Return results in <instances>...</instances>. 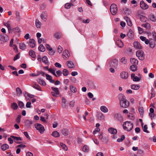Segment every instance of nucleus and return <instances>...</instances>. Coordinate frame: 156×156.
Listing matches in <instances>:
<instances>
[{
  "label": "nucleus",
  "mask_w": 156,
  "mask_h": 156,
  "mask_svg": "<svg viewBox=\"0 0 156 156\" xmlns=\"http://www.w3.org/2000/svg\"><path fill=\"white\" fill-rule=\"evenodd\" d=\"M42 61L43 62H44L45 64L48 63V59L46 56H44L42 58Z\"/></svg>",
  "instance_id": "50"
},
{
  "label": "nucleus",
  "mask_w": 156,
  "mask_h": 156,
  "mask_svg": "<svg viewBox=\"0 0 156 156\" xmlns=\"http://www.w3.org/2000/svg\"><path fill=\"white\" fill-rule=\"evenodd\" d=\"M16 91L17 93V95H18V96H19L22 93V91L20 89L19 87H17L16 89Z\"/></svg>",
  "instance_id": "38"
},
{
  "label": "nucleus",
  "mask_w": 156,
  "mask_h": 156,
  "mask_svg": "<svg viewBox=\"0 0 156 156\" xmlns=\"http://www.w3.org/2000/svg\"><path fill=\"white\" fill-rule=\"evenodd\" d=\"M118 98L120 102L122 101H123L125 99V97L124 95L122 94H119L118 96Z\"/></svg>",
  "instance_id": "21"
},
{
  "label": "nucleus",
  "mask_w": 156,
  "mask_h": 156,
  "mask_svg": "<svg viewBox=\"0 0 156 156\" xmlns=\"http://www.w3.org/2000/svg\"><path fill=\"white\" fill-rule=\"evenodd\" d=\"M9 148V146L7 144H4L1 146V149L3 151H5L8 149Z\"/></svg>",
  "instance_id": "18"
},
{
  "label": "nucleus",
  "mask_w": 156,
  "mask_h": 156,
  "mask_svg": "<svg viewBox=\"0 0 156 156\" xmlns=\"http://www.w3.org/2000/svg\"><path fill=\"white\" fill-rule=\"evenodd\" d=\"M46 48L48 50L51 51L52 50V48L50 47V45L48 44H46Z\"/></svg>",
  "instance_id": "61"
},
{
  "label": "nucleus",
  "mask_w": 156,
  "mask_h": 156,
  "mask_svg": "<svg viewBox=\"0 0 156 156\" xmlns=\"http://www.w3.org/2000/svg\"><path fill=\"white\" fill-rule=\"evenodd\" d=\"M97 117L98 119L102 120L104 119V116L102 113H99L97 115Z\"/></svg>",
  "instance_id": "40"
},
{
  "label": "nucleus",
  "mask_w": 156,
  "mask_h": 156,
  "mask_svg": "<svg viewBox=\"0 0 156 156\" xmlns=\"http://www.w3.org/2000/svg\"><path fill=\"white\" fill-rule=\"evenodd\" d=\"M18 105L20 108H22L24 106V104L21 101H19Z\"/></svg>",
  "instance_id": "59"
},
{
  "label": "nucleus",
  "mask_w": 156,
  "mask_h": 156,
  "mask_svg": "<svg viewBox=\"0 0 156 156\" xmlns=\"http://www.w3.org/2000/svg\"><path fill=\"white\" fill-rule=\"evenodd\" d=\"M56 69L54 68H50L48 69V71L52 73L54 76H57L55 73Z\"/></svg>",
  "instance_id": "24"
},
{
  "label": "nucleus",
  "mask_w": 156,
  "mask_h": 156,
  "mask_svg": "<svg viewBox=\"0 0 156 156\" xmlns=\"http://www.w3.org/2000/svg\"><path fill=\"white\" fill-rule=\"evenodd\" d=\"M128 73L127 72L122 71L120 73V77L122 79H126L128 78Z\"/></svg>",
  "instance_id": "8"
},
{
  "label": "nucleus",
  "mask_w": 156,
  "mask_h": 156,
  "mask_svg": "<svg viewBox=\"0 0 156 156\" xmlns=\"http://www.w3.org/2000/svg\"><path fill=\"white\" fill-rule=\"evenodd\" d=\"M4 25L8 28L9 31V32L11 29L10 26V22L9 21H8L6 23H4Z\"/></svg>",
  "instance_id": "30"
},
{
  "label": "nucleus",
  "mask_w": 156,
  "mask_h": 156,
  "mask_svg": "<svg viewBox=\"0 0 156 156\" xmlns=\"http://www.w3.org/2000/svg\"><path fill=\"white\" fill-rule=\"evenodd\" d=\"M27 126H30L33 124V121L32 120H28L25 122Z\"/></svg>",
  "instance_id": "44"
},
{
  "label": "nucleus",
  "mask_w": 156,
  "mask_h": 156,
  "mask_svg": "<svg viewBox=\"0 0 156 156\" xmlns=\"http://www.w3.org/2000/svg\"><path fill=\"white\" fill-rule=\"evenodd\" d=\"M127 36L130 38H132L133 36V31L131 29L129 30V31L127 33Z\"/></svg>",
  "instance_id": "22"
},
{
  "label": "nucleus",
  "mask_w": 156,
  "mask_h": 156,
  "mask_svg": "<svg viewBox=\"0 0 156 156\" xmlns=\"http://www.w3.org/2000/svg\"><path fill=\"white\" fill-rule=\"evenodd\" d=\"M35 127L41 133H43L45 130L44 126L41 124L36 123L35 124Z\"/></svg>",
  "instance_id": "4"
},
{
  "label": "nucleus",
  "mask_w": 156,
  "mask_h": 156,
  "mask_svg": "<svg viewBox=\"0 0 156 156\" xmlns=\"http://www.w3.org/2000/svg\"><path fill=\"white\" fill-rule=\"evenodd\" d=\"M109 64L110 67L116 68L119 64V62L116 59H112L110 61Z\"/></svg>",
  "instance_id": "3"
},
{
  "label": "nucleus",
  "mask_w": 156,
  "mask_h": 156,
  "mask_svg": "<svg viewBox=\"0 0 156 156\" xmlns=\"http://www.w3.org/2000/svg\"><path fill=\"white\" fill-rule=\"evenodd\" d=\"M62 106L63 108L66 107V100L64 98H62Z\"/></svg>",
  "instance_id": "26"
},
{
  "label": "nucleus",
  "mask_w": 156,
  "mask_h": 156,
  "mask_svg": "<svg viewBox=\"0 0 156 156\" xmlns=\"http://www.w3.org/2000/svg\"><path fill=\"white\" fill-rule=\"evenodd\" d=\"M29 46L32 48L35 46V41L34 39H31L29 40Z\"/></svg>",
  "instance_id": "12"
},
{
  "label": "nucleus",
  "mask_w": 156,
  "mask_h": 156,
  "mask_svg": "<svg viewBox=\"0 0 156 156\" xmlns=\"http://www.w3.org/2000/svg\"><path fill=\"white\" fill-rule=\"evenodd\" d=\"M150 19L153 22L156 21V17L155 16L152 15L150 16Z\"/></svg>",
  "instance_id": "47"
},
{
  "label": "nucleus",
  "mask_w": 156,
  "mask_h": 156,
  "mask_svg": "<svg viewBox=\"0 0 156 156\" xmlns=\"http://www.w3.org/2000/svg\"><path fill=\"white\" fill-rule=\"evenodd\" d=\"M130 61L132 65H134V66H137L138 64V60L135 58H130Z\"/></svg>",
  "instance_id": "16"
},
{
  "label": "nucleus",
  "mask_w": 156,
  "mask_h": 156,
  "mask_svg": "<svg viewBox=\"0 0 156 156\" xmlns=\"http://www.w3.org/2000/svg\"><path fill=\"white\" fill-rule=\"evenodd\" d=\"M70 90L71 92L74 93H75L76 92L77 89L76 88L73 86V85H70Z\"/></svg>",
  "instance_id": "31"
},
{
  "label": "nucleus",
  "mask_w": 156,
  "mask_h": 156,
  "mask_svg": "<svg viewBox=\"0 0 156 156\" xmlns=\"http://www.w3.org/2000/svg\"><path fill=\"white\" fill-rule=\"evenodd\" d=\"M31 103L30 102H28L26 105V107L27 108H30L31 107Z\"/></svg>",
  "instance_id": "62"
},
{
  "label": "nucleus",
  "mask_w": 156,
  "mask_h": 156,
  "mask_svg": "<svg viewBox=\"0 0 156 156\" xmlns=\"http://www.w3.org/2000/svg\"><path fill=\"white\" fill-rule=\"evenodd\" d=\"M11 137L14 140L15 142L18 144L21 143L20 141L22 140L21 138L20 137H18L13 136H11Z\"/></svg>",
  "instance_id": "10"
},
{
  "label": "nucleus",
  "mask_w": 156,
  "mask_h": 156,
  "mask_svg": "<svg viewBox=\"0 0 156 156\" xmlns=\"http://www.w3.org/2000/svg\"><path fill=\"white\" fill-rule=\"evenodd\" d=\"M38 49L39 51L41 52H44L45 51L44 46L42 44H41L38 47Z\"/></svg>",
  "instance_id": "34"
},
{
  "label": "nucleus",
  "mask_w": 156,
  "mask_h": 156,
  "mask_svg": "<svg viewBox=\"0 0 156 156\" xmlns=\"http://www.w3.org/2000/svg\"><path fill=\"white\" fill-rule=\"evenodd\" d=\"M60 145L63 150L66 151L67 150L68 148L66 145L62 143H60Z\"/></svg>",
  "instance_id": "46"
},
{
  "label": "nucleus",
  "mask_w": 156,
  "mask_h": 156,
  "mask_svg": "<svg viewBox=\"0 0 156 156\" xmlns=\"http://www.w3.org/2000/svg\"><path fill=\"white\" fill-rule=\"evenodd\" d=\"M9 40L8 37L5 34L0 35V44H3Z\"/></svg>",
  "instance_id": "2"
},
{
  "label": "nucleus",
  "mask_w": 156,
  "mask_h": 156,
  "mask_svg": "<svg viewBox=\"0 0 156 156\" xmlns=\"http://www.w3.org/2000/svg\"><path fill=\"white\" fill-rule=\"evenodd\" d=\"M62 55L64 59H67L69 58L70 55L68 51L66 50L63 51Z\"/></svg>",
  "instance_id": "9"
},
{
  "label": "nucleus",
  "mask_w": 156,
  "mask_h": 156,
  "mask_svg": "<svg viewBox=\"0 0 156 156\" xmlns=\"http://www.w3.org/2000/svg\"><path fill=\"white\" fill-rule=\"evenodd\" d=\"M32 87L40 91H41L40 86L37 83H35L33 85Z\"/></svg>",
  "instance_id": "33"
},
{
  "label": "nucleus",
  "mask_w": 156,
  "mask_h": 156,
  "mask_svg": "<svg viewBox=\"0 0 156 156\" xmlns=\"http://www.w3.org/2000/svg\"><path fill=\"white\" fill-rule=\"evenodd\" d=\"M13 32L16 34H17L18 33L20 32V30L19 28L18 27H16L13 29Z\"/></svg>",
  "instance_id": "41"
},
{
  "label": "nucleus",
  "mask_w": 156,
  "mask_h": 156,
  "mask_svg": "<svg viewBox=\"0 0 156 156\" xmlns=\"http://www.w3.org/2000/svg\"><path fill=\"white\" fill-rule=\"evenodd\" d=\"M100 130V129L99 128H95L93 131V134H95L97 132H99Z\"/></svg>",
  "instance_id": "60"
},
{
  "label": "nucleus",
  "mask_w": 156,
  "mask_h": 156,
  "mask_svg": "<svg viewBox=\"0 0 156 156\" xmlns=\"http://www.w3.org/2000/svg\"><path fill=\"white\" fill-rule=\"evenodd\" d=\"M20 57V56L19 54H17L16 55H15L13 58V60L15 61L17 59L19 58Z\"/></svg>",
  "instance_id": "64"
},
{
  "label": "nucleus",
  "mask_w": 156,
  "mask_h": 156,
  "mask_svg": "<svg viewBox=\"0 0 156 156\" xmlns=\"http://www.w3.org/2000/svg\"><path fill=\"white\" fill-rule=\"evenodd\" d=\"M37 82L39 84L45 86L46 85L45 82L42 79H38L37 80Z\"/></svg>",
  "instance_id": "27"
},
{
  "label": "nucleus",
  "mask_w": 156,
  "mask_h": 156,
  "mask_svg": "<svg viewBox=\"0 0 156 156\" xmlns=\"http://www.w3.org/2000/svg\"><path fill=\"white\" fill-rule=\"evenodd\" d=\"M54 37L57 39H59L60 38L61 35L59 33H56L55 34Z\"/></svg>",
  "instance_id": "45"
},
{
  "label": "nucleus",
  "mask_w": 156,
  "mask_h": 156,
  "mask_svg": "<svg viewBox=\"0 0 156 156\" xmlns=\"http://www.w3.org/2000/svg\"><path fill=\"white\" fill-rule=\"evenodd\" d=\"M129 69L132 71L134 72L137 70V66L132 65L130 66Z\"/></svg>",
  "instance_id": "29"
},
{
  "label": "nucleus",
  "mask_w": 156,
  "mask_h": 156,
  "mask_svg": "<svg viewBox=\"0 0 156 156\" xmlns=\"http://www.w3.org/2000/svg\"><path fill=\"white\" fill-rule=\"evenodd\" d=\"M63 74L64 76H67L69 74V72L66 69H64L63 71Z\"/></svg>",
  "instance_id": "49"
},
{
  "label": "nucleus",
  "mask_w": 156,
  "mask_h": 156,
  "mask_svg": "<svg viewBox=\"0 0 156 156\" xmlns=\"http://www.w3.org/2000/svg\"><path fill=\"white\" fill-rule=\"evenodd\" d=\"M46 76V79L47 80H49L50 82L52 83H54L55 82V80H52V77L48 74H45Z\"/></svg>",
  "instance_id": "20"
},
{
  "label": "nucleus",
  "mask_w": 156,
  "mask_h": 156,
  "mask_svg": "<svg viewBox=\"0 0 156 156\" xmlns=\"http://www.w3.org/2000/svg\"><path fill=\"white\" fill-rule=\"evenodd\" d=\"M29 55L32 58H34L36 57L35 52L33 50H31L29 52Z\"/></svg>",
  "instance_id": "28"
},
{
  "label": "nucleus",
  "mask_w": 156,
  "mask_h": 156,
  "mask_svg": "<svg viewBox=\"0 0 156 156\" xmlns=\"http://www.w3.org/2000/svg\"><path fill=\"white\" fill-rule=\"evenodd\" d=\"M40 16L44 21H46L47 18V14L46 12H43Z\"/></svg>",
  "instance_id": "14"
},
{
  "label": "nucleus",
  "mask_w": 156,
  "mask_h": 156,
  "mask_svg": "<svg viewBox=\"0 0 156 156\" xmlns=\"http://www.w3.org/2000/svg\"><path fill=\"white\" fill-rule=\"evenodd\" d=\"M143 131L144 132H146L147 133H149V132L147 130V126L146 125H145L143 127Z\"/></svg>",
  "instance_id": "53"
},
{
  "label": "nucleus",
  "mask_w": 156,
  "mask_h": 156,
  "mask_svg": "<svg viewBox=\"0 0 156 156\" xmlns=\"http://www.w3.org/2000/svg\"><path fill=\"white\" fill-rule=\"evenodd\" d=\"M131 88L132 89L137 90L140 88L139 85L133 84L131 86Z\"/></svg>",
  "instance_id": "25"
},
{
  "label": "nucleus",
  "mask_w": 156,
  "mask_h": 156,
  "mask_svg": "<svg viewBox=\"0 0 156 156\" xmlns=\"http://www.w3.org/2000/svg\"><path fill=\"white\" fill-rule=\"evenodd\" d=\"M12 139V138L11 137H9L8 138V140L9 142V143L10 144H12L13 142V141Z\"/></svg>",
  "instance_id": "63"
},
{
  "label": "nucleus",
  "mask_w": 156,
  "mask_h": 156,
  "mask_svg": "<svg viewBox=\"0 0 156 156\" xmlns=\"http://www.w3.org/2000/svg\"><path fill=\"white\" fill-rule=\"evenodd\" d=\"M136 56L140 60H143L145 58V55L142 51L138 50L136 52Z\"/></svg>",
  "instance_id": "5"
},
{
  "label": "nucleus",
  "mask_w": 156,
  "mask_h": 156,
  "mask_svg": "<svg viewBox=\"0 0 156 156\" xmlns=\"http://www.w3.org/2000/svg\"><path fill=\"white\" fill-rule=\"evenodd\" d=\"M83 150L84 152H87L89 151V147L87 145H84L83 148Z\"/></svg>",
  "instance_id": "48"
},
{
  "label": "nucleus",
  "mask_w": 156,
  "mask_h": 156,
  "mask_svg": "<svg viewBox=\"0 0 156 156\" xmlns=\"http://www.w3.org/2000/svg\"><path fill=\"white\" fill-rule=\"evenodd\" d=\"M101 111L104 113H106L108 112L107 108L105 106H102L100 108Z\"/></svg>",
  "instance_id": "23"
},
{
  "label": "nucleus",
  "mask_w": 156,
  "mask_h": 156,
  "mask_svg": "<svg viewBox=\"0 0 156 156\" xmlns=\"http://www.w3.org/2000/svg\"><path fill=\"white\" fill-rule=\"evenodd\" d=\"M51 89L54 91V92L56 94H59L58 90L57 88L52 87Z\"/></svg>",
  "instance_id": "43"
},
{
  "label": "nucleus",
  "mask_w": 156,
  "mask_h": 156,
  "mask_svg": "<svg viewBox=\"0 0 156 156\" xmlns=\"http://www.w3.org/2000/svg\"><path fill=\"white\" fill-rule=\"evenodd\" d=\"M134 47L137 49H141L142 47L140 43L137 41L134 42L133 43Z\"/></svg>",
  "instance_id": "13"
},
{
  "label": "nucleus",
  "mask_w": 156,
  "mask_h": 156,
  "mask_svg": "<svg viewBox=\"0 0 156 156\" xmlns=\"http://www.w3.org/2000/svg\"><path fill=\"white\" fill-rule=\"evenodd\" d=\"M125 139V136L124 135H122L120 138H119L117 140V141L119 142H122Z\"/></svg>",
  "instance_id": "52"
},
{
  "label": "nucleus",
  "mask_w": 156,
  "mask_h": 156,
  "mask_svg": "<svg viewBox=\"0 0 156 156\" xmlns=\"http://www.w3.org/2000/svg\"><path fill=\"white\" fill-rule=\"evenodd\" d=\"M51 135L55 137H58L60 136L59 133L57 131H54L52 132Z\"/></svg>",
  "instance_id": "32"
},
{
  "label": "nucleus",
  "mask_w": 156,
  "mask_h": 156,
  "mask_svg": "<svg viewBox=\"0 0 156 156\" xmlns=\"http://www.w3.org/2000/svg\"><path fill=\"white\" fill-rule=\"evenodd\" d=\"M141 79L140 77H137V76H135L133 79V80L134 81L137 82L139 81Z\"/></svg>",
  "instance_id": "55"
},
{
  "label": "nucleus",
  "mask_w": 156,
  "mask_h": 156,
  "mask_svg": "<svg viewBox=\"0 0 156 156\" xmlns=\"http://www.w3.org/2000/svg\"><path fill=\"white\" fill-rule=\"evenodd\" d=\"M108 137H103V136H102L101 137V140L102 141L104 142H106L108 141Z\"/></svg>",
  "instance_id": "51"
},
{
  "label": "nucleus",
  "mask_w": 156,
  "mask_h": 156,
  "mask_svg": "<svg viewBox=\"0 0 156 156\" xmlns=\"http://www.w3.org/2000/svg\"><path fill=\"white\" fill-rule=\"evenodd\" d=\"M149 45L150 47L152 48H154L155 45V44L154 42H150Z\"/></svg>",
  "instance_id": "56"
},
{
  "label": "nucleus",
  "mask_w": 156,
  "mask_h": 156,
  "mask_svg": "<svg viewBox=\"0 0 156 156\" xmlns=\"http://www.w3.org/2000/svg\"><path fill=\"white\" fill-rule=\"evenodd\" d=\"M121 63H122L124 64H126L127 63V60L125 57H122L120 60Z\"/></svg>",
  "instance_id": "36"
},
{
  "label": "nucleus",
  "mask_w": 156,
  "mask_h": 156,
  "mask_svg": "<svg viewBox=\"0 0 156 156\" xmlns=\"http://www.w3.org/2000/svg\"><path fill=\"white\" fill-rule=\"evenodd\" d=\"M67 66L70 68H73L75 67L74 64L71 61H68L67 62Z\"/></svg>",
  "instance_id": "15"
},
{
  "label": "nucleus",
  "mask_w": 156,
  "mask_h": 156,
  "mask_svg": "<svg viewBox=\"0 0 156 156\" xmlns=\"http://www.w3.org/2000/svg\"><path fill=\"white\" fill-rule=\"evenodd\" d=\"M26 47V45L23 42L21 43L20 44V49L22 50L24 49Z\"/></svg>",
  "instance_id": "39"
},
{
  "label": "nucleus",
  "mask_w": 156,
  "mask_h": 156,
  "mask_svg": "<svg viewBox=\"0 0 156 156\" xmlns=\"http://www.w3.org/2000/svg\"><path fill=\"white\" fill-rule=\"evenodd\" d=\"M36 26L37 28H40L41 27V23L39 20H36Z\"/></svg>",
  "instance_id": "42"
},
{
  "label": "nucleus",
  "mask_w": 156,
  "mask_h": 156,
  "mask_svg": "<svg viewBox=\"0 0 156 156\" xmlns=\"http://www.w3.org/2000/svg\"><path fill=\"white\" fill-rule=\"evenodd\" d=\"M124 19L126 21L128 25L130 27H131L132 25V22L129 18L126 16L124 17Z\"/></svg>",
  "instance_id": "19"
},
{
  "label": "nucleus",
  "mask_w": 156,
  "mask_h": 156,
  "mask_svg": "<svg viewBox=\"0 0 156 156\" xmlns=\"http://www.w3.org/2000/svg\"><path fill=\"white\" fill-rule=\"evenodd\" d=\"M142 26L147 29H148L150 27V24L148 23H144L142 25Z\"/></svg>",
  "instance_id": "58"
},
{
  "label": "nucleus",
  "mask_w": 156,
  "mask_h": 156,
  "mask_svg": "<svg viewBox=\"0 0 156 156\" xmlns=\"http://www.w3.org/2000/svg\"><path fill=\"white\" fill-rule=\"evenodd\" d=\"M120 105L123 108H126L129 106V102L128 101L125 99L122 101L120 102Z\"/></svg>",
  "instance_id": "7"
},
{
  "label": "nucleus",
  "mask_w": 156,
  "mask_h": 156,
  "mask_svg": "<svg viewBox=\"0 0 156 156\" xmlns=\"http://www.w3.org/2000/svg\"><path fill=\"white\" fill-rule=\"evenodd\" d=\"M138 111L140 113L141 116H143L144 112V108L142 107H139Z\"/></svg>",
  "instance_id": "37"
},
{
  "label": "nucleus",
  "mask_w": 156,
  "mask_h": 156,
  "mask_svg": "<svg viewBox=\"0 0 156 156\" xmlns=\"http://www.w3.org/2000/svg\"><path fill=\"white\" fill-rule=\"evenodd\" d=\"M123 127L125 130L129 131L132 129L133 124L129 121H126L123 124Z\"/></svg>",
  "instance_id": "1"
},
{
  "label": "nucleus",
  "mask_w": 156,
  "mask_h": 156,
  "mask_svg": "<svg viewBox=\"0 0 156 156\" xmlns=\"http://www.w3.org/2000/svg\"><path fill=\"white\" fill-rule=\"evenodd\" d=\"M108 132L112 134H116L117 133V130L113 128H110L108 129Z\"/></svg>",
  "instance_id": "17"
},
{
  "label": "nucleus",
  "mask_w": 156,
  "mask_h": 156,
  "mask_svg": "<svg viewBox=\"0 0 156 156\" xmlns=\"http://www.w3.org/2000/svg\"><path fill=\"white\" fill-rule=\"evenodd\" d=\"M110 11L112 15H115L117 12L116 5L114 4H112L110 7Z\"/></svg>",
  "instance_id": "6"
},
{
  "label": "nucleus",
  "mask_w": 156,
  "mask_h": 156,
  "mask_svg": "<svg viewBox=\"0 0 156 156\" xmlns=\"http://www.w3.org/2000/svg\"><path fill=\"white\" fill-rule=\"evenodd\" d=\"M11 108L14 110H16L18 108V106L17 104L14 102L12 103L11 105Z\"/></svg>",
  "instance_id": "35"
},
{
  "label": "nucleus",
  "mask_w": 156,
  "mask_h": 156,
  "mask_svg": "<svg viewBox=\"0 0 156 156\" xmlns=\"http://www.w3.org/2000/svg\"><path fill=\"white\" fill-rule=\"evenodd\" d=\"M140 6L144 9H146L148 8V5L143 1H141L140 3Z\"/></svg>",
  "instance_id": "11"
},
{
  "label": "nucleus",
  "mask_w": 156,
  "mask_h": 156,
  "mask_svg": "<svg viewBox=\"0 0 156 156\" xmlns=\"http://www.w3.org/2000/svg\"><path fill=\"white\" fill-rule=\"evenodd\" d=\"M58 52L59 53H61L62 52V48L60 46H58Z\"/></svg>",
  "instance_id": "57"
},
{
  "label": "nucleus",
  "mask_w": 156,
  "mask_h": 156,
  "mask_svg": "<svg viewBox=\"0 0 156 156\" xmlns=\"http://www.w3.org/2000/svg\"><path fill=\"white\" fill-rule=\"evenodd\" d=\"M72 3H66L65 4V8L67 9H69L70 8L71 5H73Z\"/></svg>",
  "instance_id": "54"
}]
</instances>
